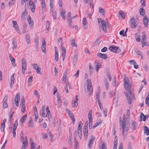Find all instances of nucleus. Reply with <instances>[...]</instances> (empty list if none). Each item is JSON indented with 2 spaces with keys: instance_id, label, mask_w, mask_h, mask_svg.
Here are the masks:
<instances>
[{
  "instance_id": "1a4fd4ad",
  "label": "nucleus",
  "mask_w": 149,
  "mask_h": 149,
  "mask_svg": "<svg viewBox=\"0 0 149 149\" xmlns=\"http://www.w3.org/2000/svg\"><path fill=\"white\" fill-rule=\"evenodd\" d=\"M28 4L30 6V8L31 11L34 13L35 11L36 5L35 3L33 1L28 3Z\"/></svg>"
},
{
  "instance_id": "ddd939ff",
  "label": "nucleus",
  "mask_w": 149,
  "mask_h": 149,
  "mask_svg": "<svg viewBox=\"0 0 149 149\" xmlns=\"http://www.w3.org/2000/svg\"><path fill=\"white\" fill-rule=\"evenodd\" d=\"M143 22L146 28H148V19L146 15L144 16L143 18Z\"/></svg>"
},
{
  "instance_id": "5701e85b",
  "label": "nucleus",
  "mask_w": 149,
  "mask_h": 149,
  "mask_svg": "<svg viewBox=\"0 0 149 149\" xmlns=\"http://www.w3.org/2000/svg\"><path fill=\"white\" fill-rule=\"evenodd\" d=\"M139 11L140 14L141 15L143 16L145 14V10L144 9L142 8H140Z\"/></svg>"
},
{
  "instance_id": "a878e982",
  "label": "nucleus",
  "mask_w": 149,
  "mask_h": 149,
  "mask_svg": "<svg viewBox=\"0 0 149 149\" xmlns=\"http://www.w3.org/2000/svg\"><path fill=\"white\" fill-rule=\"evenodd\" d=\"M12 22L13 23V25L14 27V29L15 30H17V28H18V26L17 24V22L15 21H12Z\"/></svg>"
},
{
  "instance_id": "13d9d810",
  "label": "nucleus",
  "mask_w": 149,
  "mask_h": 149,
  "mask_svg": "<svg viewBox=\"0 0 149 149\" xmlns=\"http://www.w3.org/2000/svg\"><path fill=\"white\" fill-rule=\"evenodd\" d=\"M102 149H107L106 146L104 143H103L101 146Z\"/></svg>"
},
{
  "instance_id": "cd10ccee",
  "label": "nucleus",
  "mask_w": 149,
  "mask_h": 149,
  "mask_svg": "<svg viewBox=\"0 0 149 149\" xmlns=\"http://www.w3.org/2000/svg\"><path fill=\"white\" fill-rule=\"evenodd\" d=\"M27 115L26 114L22 117L20 119V122H21L22 123H23L26 118Z\"/></svg>"
},
{
  "instance_id": "2f4dec72",
  "label": "nucleus",
  "mask_w": 149,
  "mask_h": 149,
  "mask_svg": "<svg viewBox=\"0 0 149 149\" xmlns=\"http://www.w3.org/2000/svg\"><path fill=\"white\" fill-rule=\"evenodd\" d=\"M65 10H63L61 12V15L64 20L65 19Z\"/></svg>"
},
{
  "instance_id": "0e129e2a",
  "label": "nucleus",
  "mask_w": 149,
  "mask_h": 149,
  "mask_svg": "<svg viewBox=\"0 0 149 149\" xmlns=\"http://www.w3.org/2000/svg\"><path fill=\"white\" fill-rule=\"evenodd\" d=\"M33 77L32 76L30 77L28 79L27 82L28 83H29L30 82H31L32 81V79Z\"/></svg>"
},
{
  "instance_id": "58836bf2",
  "label": "nucleus",
  "mask_w": 149,
  "mask_h": 149,
  "mask_svg": "<svg viewBox=\"0 0 149 149\" xmlns=\"http://www.w3.org/2000/svg\"><path fill=\"white\" fill-rule=\"evenodd\" d=\"M67 75V71H65L64 73V75L62 77V81H63L66 78Z\"/></svg>"
},
{
  "instance_id": "6e6552de",
  "label": "nucleus",
  "mask_w": 149,
  "mask_h": 149,
  "mask_svg": "<svg viewBox=\"0 0 149 149\" xmlns=\"http://www.w3.org/2000/svg\"><path fill=\"white\" fill-rule=\"evenodd\" d=\"M88 125H84L83 129V132L84 134L85 140H87L88 139Z\"/></svg>"
},
{
  "instance_id": "aec40b11",
  "label": "nucleus",
  "mask_w": 149,
  "mask_h": 149,
  "mask_svg": "<svg viewBox=\"0 0 149 149\" xmlns=\"http://www.w3.org/2000/svg\"><path fill=\"white\" fill-rule=\"evenodd\" d=\"M146 36L144 32L142 33V39L141 42H146Z\"/></svg>"
},
{
  "instance_id": "603ef678",
  "label": "nucleus",
  "mask_w": 149,
  "mask_h": 149,
  "mask_svg": "<svg viewBox=\"0 0 149 149\" xmlns=\"http://www.w3.org/2000/svg\"><path fill=\"white\" fill-rule=\"evenodd\" d=\"M28 125L30 127H32L34 126V124L33 122H28Z\"/></svg>"
},
{
  "instance_id": "79ce46f5",
  "label": "nucleus",
  "mask_w": 149,
  "mask_h": 149,
  "mask_svg": "<svg viewBox=\"0 0 149 149\" xmlns=\"http://www.w3.org/2000/svg\"><path fill=\"white\" fill-rule=\"evenodd\" d=\"M106 73L108 78L109 79V81H111V77L109 71H107Z\"/></svg>"
},
{
  "instance_id": "09e8293b",
  "label": "nucleus",
  "mask_w": 149,
  "mask_h": 149,
  "mask_svg": "<svg viewBox=\"0 0 149 149\" xmlns=\"http://www.w3.org/2000/svg\"><path fill=\"white\" fill-rule=\"evenodd\" d=\"M55 59L56 61H58V53L56 52L55 53Z\"/></svg>"
},
{
  "instance_id": "4468645a",
  "label": "nucleus",
  "mask_w": 149,
  "mask_h": 149,
  "mask_svg": "<svg viewBox=\"0 0 149 149\" xmlns=\"http://www.w3.org/2000/svg\"><path fill=\"white\" fill-rule=\"evenodd\" d=\"M95 139V137L94 136H91V139L89 140L88 146L89 148L92 147V144H93L94 141Z\"/></svg>"
},
{
  "instance_id": "6e6d98bb",
  "label": "nucleus",
  "mask_w": 149,
  "mask_h": 149,
  "mask_svg": "<svg viewBox=\"0 0 149 149\" xmlns=\"http://www.w3.org/2000/svg\"><path fill=\"white\" fill-rule=\"evenodd\" d=\"M15 0H11V2H9V4L10 7L11 5H13L14 3V1Z\"/></svg>"
},
{
  "instance_id": "72a5a7b5",
  "label": "nucleus",
  "mask_w": 149,
  "mask_h": 149,
  "mask_svg": "<svg viewBox=\"0 0 149 149\" xmlns=\"http://www.w3.org/2000/svg\"><path fill=\"white\" fill-rule=\"evenodd\" d=\"M13 49H14L16 48L17 47V43L16 41L15 40H14L13 42Z\"/></svg>"
},
{
  "instance_id": "c756f323",
  "label": "nucleus",
  "mask_w": 149,
  "mask_h": 149,
  "mask_svg": "<svg viewBox=\"0 0 149 149\" xmlns=\"http://www.w3.org/2000/svg\"><path fill=\"white\" fill-rule=\"evenodd\" d=\"M20 98V94L19 93H18L16 94L15 97V102H16V100L19 101Z\"/></svg>"
},
{
  "instance_id": "39448f33",
  "label": "nucleus",
  "mask_w": 149,
  "mask_h": 149,
  "mask_svg": "<svg viewBox=\"0 0 149 149\" xmlns=\"http://www.w3.org/2000/svg\"><path fill=\"white\" fill-rule=\"evenodd\" d=\"M22 72L23 74H24L25 70L27 67V63L25 59L23 58L22 59Z\"/></svg>"
},
{
  "instance_id": "49530a36",
  "label": "nucleus",
  "mask_w": 149,
  "mask_h": 149,
  "mask_svg": "<svg viewBox=\"0 0 149 149\" xmlns=\"http://www.w3.org/2000/svg\"><path fill=\"white\" fill-rule=\"evenodd\" d=\"M71 44L74 47H76L77 46V45L75 44V42L74 40H72L71 41Z\"/></svg>"
},
{
  "instance_id": "bb28decb",
  "label": "nucleus",
  "mask_w": 149,
  "mask_h": 149,
  "mask_svg": "<svg viewBox=\"0 0 149 149\" xmlns=\"http://www.w3.org/2000/svg\"><path fill=\"white\" fill-rule=\"evenodd\" d=\"M61 48L63 51V52H62V57H65V53L66 51V49L64 47L62 46L61 47Z\"/></svg>"
},
{
  "instance_id": "4be33fe9",
  "label": "nucleus",
  "mask_w": 149,
  "mask_h": 149,
  "mask_svg": "<svg viewBox=\"0 0 149 149\" xmlns=\"http://www.w3.org/2000/svg\"><path fill=\"white\" fill-rule=\"evenodd\" d=\"M76 100L75 101H74L72 104V107L74 108H75L77 107L78 105L77 101L78 99L77 97L78 96H76Z\"/></svg>"
},
{
  "instance_id": "a211bd4d",
  "label": "nucleus",
  "mask_w": 149,
  "mask_h": 149,
  "mask_svg": "<svg viewBox=\"0 0 149 149\" xmlns=\"http://www.w3.org/2000/svg\"><path fill=\"white\" fill-rule=\"evenodd\" d=\"M143 128L144 133L146 134L147 135H149V129L148 127L146 126H144L143 127Z\"/></svg>"
},
{
  "instance_id": "4c0bfd02",
  "label": "nucleus",
  "mask_w": 149,
  "mask_h": 149,
  "mask_svg": "<svg viewBox=\"0 0 149 149\" xmlns=\"http://www.w3.org/2000/svg\"><path fill=\"white\" fill-rule=\"evenodd\" d=\"M57 101H58V104L59 105L60 107L61 106V99L60 97H57Z\"/></svg>"
},
{
  "instance_id": "7ed1b4c3",
  "label": "nucleus",
  "mask_w": 149,
  "mask_h": 149,
  "mask_svg": "<svg viewBox=\"0 0 149 149\" xmlns=\"http://www.w3.org/2000/svg\"><path fill=\"white\" fill-rule=\"evenodd\" d=\"M98 24L100 25V23L102 24V28L103 30V31L104 32L107 31L106 26H106V22L101 19L98 18L97 19Z\"/></svg>"
},
{
  "instance_id": "774afa93",
  "label": "nucleus",
  "mask_w": 149,
  "mask_h": 149,
  "mask_svg": "<svg viewBox=\"0 0 149 149\" xmlns=\"http://www.w3.org/2000/svg\"><path fill=\"white\" fill-rule=\"evenodd\" d=\"M132 144L130 142H128V149H132L131 146Z\"/></svg>"
},
{
  "instance_id": "052dcab7",
  "label": "nucleus",
  "mask_w": 149,
  "mask_h": 149,
  "mask_svg": "<svg viewBox=\"0 0 149 149\" xmlns=\"http://www.w3.org/2000/svg\"><path fill=\"white\" fill-rule=\"evenodd\" d=\"M31 148L32 149H34L35 148V143L33 142H32L31 143Z\"/></svg>"
},
{
  "instance_id": "412c9836",
  "label": "nucleus",
  "mask_w": 149,
  "mask_h": 149,
  "mask_svg": "<svg viewBox=\"0 0 149 149\" xmlns=\"http://www.w3.org/2000/svg\"><path fill=\"white\" fill-rule=\"evenodd\" d=\"M118 14L120 16L121 18H123V19H125V14H124V13L123 11L121 10H120Z\"/></svg>"
},
{
  "instance_id": "0eeeda50",
  "label": "nucleus",
  "mask_w": 149,
  "mask_h": 149,
  "mask_svg": "<svg viewBox=\"0 0 149 149\" xmlns=\"http://www.w3.org/2000/svg\"><path fill=\"white\" fill-rule=\"evenodd\" d=\"M130 22L131 27L132 29L136 28L138 26L137 24L135 22V19L134 17L130 19Z\"/></svg>"
},
{
  "instance_id": "6ab92c4d",
  "label": "nucleus",
  "mask_w": 149,
  "mask_h": 149,
  "mask_svg": "<svg viewBox=\"0 0 149 149\" xmlns=\"http://www.w3.org/2000/svg\"><path fill=\"white\" fill-rule=\"evenodd\" d=\"M130 63L131 64H132V63H133V64L134 65V67L135 69H137L138 68V65H137L136 63L134 60H132L130 61Z\"/></svg>"
},
{
  "instance_id": "bf43d9fd",
  "label": "nucleus",
  "mask_w": 149,
  "mask_h": 149,
  "mask_svg": "<svg viewBox=\"0 0 149 149\" xmlns=\"http://www.w3.org/2000/svg\"><path fill=\"white\" fill-rule=\"evenodd\" d=\"M28 144H22L21 149H26L27 146Z\"/></svg>"
},
{
  "instance_id": "423d86ee",
  "label": "nucleus",
  "mask_w": 149,
  "mask_h": 149,
  "mask_svg": "<svg viewBox=\"0 0 149 149\" xmlns=\"http://www.w3.org/2000/svg\"><path fill=\"white\" fill-rule=\"evenodd\" d=\"M109 49L111 51L115 53H118L120 52V49L118 47L111 46L109 47Z\"/></svg>"
},
{
  "instance_id": "20e7f679",
  "label": "nucleus",
  "mask_w": 149,
  "mask_h": 149,
  "mask_svg": "<svg viewBox=\"0 0 149 149\" xmlns=\"http://www.w3.org/2000/svg\"><path fill=\"white\" fill-rule=\"evenodd\" d=\"M28 3H27V4L26 3H25L24 7L25 10L22 13L21 15V20L22 21H23V20L26 19V17L27 15L28 12L26 9H27V7L28 6Z\"/></svg>"
},
{
  "instance_id": "c85d7f7f",
  "label": "nucleus",
  "mask_w": 149,
  "mask_h": 149,
  "mask_svg": "<svg viewBox=\"0 0 149 149\" xmlns=\"http://www.w3.org/2000/svg\"><path fill=\"white\" fill-rule=\"evenodd\" d=\"M25 39H26V40L28 44H29V43L30 42V36H29V35L27 34H26L25 36Z\"/></svg>"
},
{
  "instance_id": "37998d69",
  "label": "nucleus",
  "mask_w": 149,
  "mask_h": 149,
  "mask_svg": "<svg viewBox=\"0 0 149 149\" xmlns=\"http://www.w3.org/2000/svg\"><path fill=\"white\" fill-rule=\"evenodd\" d=\"M46 110L47 112V114L48 115H49L51 114V112L50 111L49 108L48 106H47L46 108Z\"/></svg>"
},
{
  "instance_id": "ea45409f",
  "label": "nucleus",
  "mask_w": 149,
  "mask_h": 149,
  "mask_svg": "<svg viewBox=\"0 0 149 149\" xmlns=\"http://www.w3.org/2000/svg\"><path fill=\"white\" fill-rule=\"evenodd\" d=\"M32 67L35 70H36L38 67H40L39 65H38L36 63L33 64L32 65Z\"/></svg>"
},
{
  "instance_id": "f03ea898",
  "label": "nucleus",
  "mask_w": 149,
  "mask_h": 149,
  "mask_svg": "<svg viewBox=\"0 0 149 149\" xmlns=\"http://www.w3.org/2000/svg\"><path fill=\"white\" fill-rule=\"evenodd\" d=\"M124 85L125 88L130 93L132 94L130 88H131L130 83H129V80L127 78H124Z\"/></svg>"
},
{
  "instance_id": "dca6fc26",
  "label": "nucleus",
  "mask_w": 149,
  "mask_h": 149,
  "mask_svg": "<svg viewBox=\"0 0 149 149\" xmlns=\"http://www.w3.org/2000/svg\"><path fill=\"white\" fill-rule=\"evenodd\" d=\"M131 96H132V97H131L129 96H127L126 97L127 99V102L129 104H131L132 103V99H133L134 98V94H132H132H131Z\"/></svg>"
},
{
  "instance_id": "f257e3e1",
  "label": "nucleus",
  "mask_w": 149,
  "mask_h": 149,
  "mask_svg": "<svg viewBox=\"0 0 149 149\" xmlns=\"http://www.w3.org/2000/svg\"><path fill=\"white\" fill-rule=\"evenodd\" d=\"M120 126L122 129V135L123 136L125 132H128L130 127V123L127 122L125 116H123L122 122H120Z\"/></svg>"
},
{
  "instance_id": "a19ab883",
  "label": "nucleus",
  "mask_w": 149,
  "mask_h": 149,
  "mask_svg": "<svg viewBox=\"0 0 149 149\" xmlns=\"http://www.w3.org/2000/svg\"><path fill=\"white\" fill-rule=\"evenodd\" d=\"M105 84L106 89L107 90H108L109 88V84L107 79H105Z\"/></svg>"
},
{
  "instance_id": "393cba45",
  "label": "nucleus",
  "mask_w": 149,
  "mask_h": 149,
  "mask_svg": "<svg viewBox=\"0 0 149 149\" xmlns=\"http://www.w3.org/2000/svg\"><path fill=\"white\" fill-rule=\"evenodd\" d=\"M131 125H132V127H133V130H135L136 127L137 126V123H136V122L134 120H132V124Z\"/></svg>"
},
{
  "instance_id": "de8ad7c7",
  "label": "nucleus",
  "mask_w": 149,
  "mask_h": 149,
  "mask_svg": "<svg viewBox=\"0 0 149 149\" xmlns=\"http://www.w3.org/2000/svg\"><path fill=\"white\" fill-rule=\"evenodd\" d=\"M78 132V135L80 139L81 138L82 136V131L81 130H77Z\"/></svg>"
},
{
  "instance_id": "69168bd1",
  "label": "nucleus",
  "mask_w": 149,
  "mask_h": 149,
  "mask_svg": "<svg viewBox=\"0 0 149 149\" xmlns=\"http://www.w3.org/2000/svg\"><path fill=\"white\" fill-rule=\"evenodd\" d=\"M42 7H45V0H42Z\"/></svg>"
},
{
  "instance_id": "9d476101",
  "label": "nucleus",
  "mask_w": 149,
  "mask_h": 149,
  "mask_svg": "<svg viewBox=\"0 0 149 149\" xmlns=\"http://www.w3.org/2000/svg\"><path fill=\"white\" fill-rule=\"evenodd\" d=\"M93 87L92 84H88L87 85V89L88 92H89V95H91L93 92Z\"/></svg>"
},
{
  "instance_id": "2eb2a0df",
  "label": "nucleus",
  "mask_w": 149,
  "mask_h": 149,
  "mask_svg": "<svg viewBox=\"0 0 149 149\" xmlns=\"http://www.w3.org/2000/svg\"><path fill=\"white\" fill-rule=\"evenodd\" d=\"M15 75V73H14L11 76V82H10V87L11 88L13 87V86L14 83V80H15V77L14 76Z\"/></svg>"
},
{
  "instance_id": "3c124183",
  "label": "nucleus",
  "mask_w": 149,
  "mask_h": 149,
  "mask_svg": "<svg viewBox=\"0 0 149 149\" xmlns=\"http://www.w3.org/2000/svg\"><path fill=\"white\" fill-rule=\"evenodd\" d=\"M92 121H89V128L90 129H91L92 127Z\"/></svg>"
},
{
  "instance_id": "a18cd8bd",
  "label": "nucleus",
  "mask_w": 149,
  "mask_h": 149,
  "mask_svg": "<svg viewBox=\"0 0 149 149\" xmlns=\"http://www.w3.org/2000/svg\"><path fill=\"white\" fill-rule=\"evenodd\" d=\"M5 127V125L1 124V130L2 132H3L4 131V129Z\"/></svg>"
},
{
  "instance_id": "7c9ffc66",
  "label": "nucleus",
  "mask_w": 149,
  "mask_h": 149,
  "mask_svg": "<svg viewBox=\"0 0 149 149\" xmlns=\"http://www.w3.org/2000/svg\"><path fill=\"white\" fill-rule=\"evenodd\" d=\"M83 24L84 26H85L87 24L86 19V18H84L83 19ZM84 28L85 29H86V28L85 26H84Z\"/></svg>"
},
{
  "instance_id": "9b49d317",
  "label": "nucleus",
  "mask_w": 149,
  "mask_h": 149,
  "mask_svg": "<svg viewBox=\"0 0 149 149\" xmlns=\"http://www.w3.org/2000/svg\"><path fill=\"white\" fill-rule=\"evenodd\" d=\"M27 20L29 24L30 29H32L34 25V22L33 19H31V17L29 16V17L28 18Z\"/></svg>"
},
{
  "instance_id": "f8f14e48",
  "label": "nucleus",
  "mask_w": 149,
  "mask_h": 149,
  "mask_svg": "<svg viewBox=\"0 0 149 149\" xmlns=\"http://www.w3.org/2000/svg\"><path fill=\"white\" fill-rule=\"evenodd\" d=\"M97 56L99 57L104 59H106L108 58L107 55L106 54H103L100 52L97 53Z\"/></svg>"
},
{
  "instance_id": "864d4df0",
  "label": "nucleus",
  "mask_w": 149,
  "mask_h": 149,
  "mask_svg": "<svg viewBox=\"0 0 149 149\" xmlns=\"http://www.w3.org/2000/svg\"><path fill=\"white\" fill-rule=\"evenodd\" d=\"M42 134L43 135V136L42 137V139H45L48 137V136L45 133H43Z\"/></svg>"
},
{
  "instance_id": "b1692460",
  "label": "nucleus",
  "mask_w": 149,
  "mask_h": 149,
  "mask_svg": "<svg viewBox=\"0 0 149 149\" xmlns=\"http://www.w3.org/2000/svg\"><path fill=\"white\" fill-rule=\"evenodd\" d=\"M92 111L91 110H90L88 113V118H89V121H92Z\"/></svg>"
},
{
  "instance_id": "f3484780",
  "label": "nucleus",
  "mask_w": 149,
  "mask_h": 149,
  "mask_svg": "<svg viewBox=\"0 0 149 149\" xmlns=\"http://www.w3.org/2000/svg\"><path fill=\"white\" fill-rule=\"evenodd\" d=\"M9 59L11 61V63L12 64L14 67H15L16 66V64L15 63V59L12 57V55L10 54L9 56Z\"/></svg>"
},
{
  "instance_id": "e2e57ef3",
  "label": "nucleus",
  "mask_w": 149,
  "mask_h": 149,
  "mask_svg": "<svg viewBox=\"0 0 149 149\" xmlns=\"http://www.w3.org/2000/svg\"><path fill=\"white\" fill-rule=\"evenodd\" d=\"M57 13L56 11L54 13L53 15V18L54 20H56V19Z\"/></svg>"
},
{
  "instance_id": "680f3d73",
  "label": "nucleus",
  "mask_w": 149,
  "mask_h": 149,
  "mask_svg": "<svg viewBox=\"0 0 149 149\" xmlns=\"http://www.w3.org/2000/svg\"><path fill=\"white\" fill-rule=\"evenodd\" d=\"M49 22L48 21H47L46 22V29H48L49 28Z\"/></svg>"
},
{
  "instance_id": "5fc2aeb1",
  "label": "nucleus",
  "mask_w": 149,
  "mask_h": 149,
  "mask_svg": "<svg viewBox=\"0 0 149 149\" xmlns=\"http://www.w3.org/2000/svg\"><path fill=\"white\" fill-rule=\"evenodd\" d=\"M107 50V47H104L101 50V52H106Z\"/></svg>"
},
{
  "instance_id": "f704fd0d",
  "label": "nucleus",
  "mask_w": 149,
  "mask_h": 149,
  "mask_svg": "<svg viewBox=\"0 0 149 149\" xmlns=\"http://www.w3.org/2000/svg\"><path fill=\"white\" fill-rule=\"evenodd\" d=\"M41 49L42 52L45 53L46 52V45L42 44L41 46Z\"/></svg>"
},
{
  "instance_id": "473e14b6",
  "label": "nucleus",
  "mask_w": 149,
  "mask_h": 149,
  "mask_svg": "<svg viewBox=\"0 0 149 149\" xmlns=\"http://www.w3.org/2000/svg\"><path fill=\"white\" fill-rule=\"evenodd\" d=\"M18 121L17 120H16L15 122L13 130H16L17 128V126H18Z\"/></svg>"
},
{
  "instance_id": "c03bdc74",
  "label": "nucleus",
  "mask_w": 149,
  "mask_h": 149,
  "mask_svg": "<svg viewBox=\"0 0 149 149\" xmlns=\"http://www.w3.org/2000/svg\"><path fill=\"white\" fill-rule=\"evenodd\" d=\"M146 104L149 107V97H148L146 98Z\"/></svg>"
},
{
  "instance_id": "e433bc0d",
  "label": "nucleus",
  "mask_w": 149,
  "mask_h": 149,
  "mask_svg": "<svg viewBox=\"0 0 149 149\" xmlns=\"http://www.w3.org/2000/svg\"><path fill=\"white\" fill-rule=\"evenodd\" d=\"M14 113V112H13L12 111V109H11V111L10 112V116H9V120L10 121V123L11 122V119L13 118V115Z\"/></svg>"
},
{
  "instance_id": "338daca9",
  "label": "nucleus",
  "mask_w": 149,
  "mask_h": 149,
  "mask_svg": "<svg viewBox=\"0 0 149 149\" xmlns=\"http://www.w3.org/2000/svg\"><path fill=\"white\" fill-rule=\"evenodd\" d=\"M41 70V68L40 67H38V68H37L36 70V72L38 74H39L40 73V72Z\"/></svg>"
},
{
  "instance_id": "4d7b16f0",
  "label": "nucleus",
  "mask_w": 149,
  "mask_h": 149,
  "mask_svg": "<svg viewBox=\"0 0 149 149\" xmlns=\"http://www.w3.org/2000/svg\"><path fill=\"white\" fill-rule=\"evenodd\" d=\"M3 106L4 108H7L8 106V105L7 104V103L6 102H3Z\"/></svg>"
},
{
  "instance_id": "c9c22d12",
  "label": "nucleus",
  "mask_w": 149,
  "mask_h": 149,
  "mask_svg": "<svg viewBox=\"0 0 149 149\" xmlns=\"http://www.w3.org/2000/svg\"><path fill=\"white\" fill-rule=\"evenodd\" d=\"M99 12L100 13H101L102 15H104V12L105 11L104 9L101 7H99Z\"/></svg>"
},
{
  "instance_id": "8fccbe9b",
  "label": "nucleus",
  "mask_w": 149,
  "mask_h": 149,
  "mask_svg": "<svg viewBox=\"0 0 149 149\" xmlns=\"http://www.w3.org/2000/svg\"><path fill=\"white\" fill-rule=\"evenodd\" d=\"M146 0H141V4L144 6H146V4L145 3Z\"/></svg>"
}]
</instances>
